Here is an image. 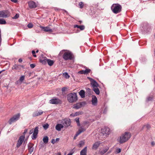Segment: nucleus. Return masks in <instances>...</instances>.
I'll return each mask as SVG.
<instances>
[{"mask_svg":"<svg viewBox=\"0 0 155 155\" xmlns=\"http://www.w3.org/2000/svg\"><path fill=\"white\" fill-rule=\"evenodd\" d=\"M24 68V66L23 65L15 64L12 67V69L16 71H20L21 70V68Z\"/></svg>","mask_w":155,"mask_h":155,"instance_id":"13","label":"nucleus"},{"mask_svg":"<svg viewBox=\"0 0 155 155\" xmlns=\"http://www.w3.org/2000/svg\"><path fill=\"white\" fill-rule=\"evenodd\" d=\"M67 99L70 103L76 102L78 100V97L76 93H72L68 94Z\"/></svg>","mask_w":155,"mask_h":155,"instance_id":"2","label":"nucleus"},{"mask_svg":"<svg viewBox=\"0 0 155 155\" xmlns=\"http://www.w3.org/2000/svg\"><path fill=\"white\" fill-rule=\"evenodd\" d=\"M86 130V128H83L82 127H81L78 130V131L75 134V136L74 137V139H75V137H77L78 135H79L81 133L84 132Z\"/></svg>","mask_w":155,"mask_h":155,"instance_id":"15","label":"nucleus"},{"mask_svg":"<svg viewBox=\"0 0 155 155\" xmlns=\"http://www.w3.org/2000/svg\"><path fill=\"white\" fill-rule=\"evenodd\" d=\"M59 140V138H57L56 140H55L54 139H52L51 140V143H53V144H54L56 142L58 141Z\"/></svg>","mask_w":155,"mask_h":155,"instance_id":"36","label":"nucleus"},{"mask_svg":"<svg viewBox=\"0 0 155 155\" xmlns=\"http://www.w3.org/2000/svg\"><path fill=\"white\" fill-rule=\"evenodd\" d=\"M40 27L45 31L51 32L52 31V30L48 27L40 26Z\"/></svg>","mask_w":155,"mask_h":155,"instance_id":"22","label":"nucleus"},{"mask_svg":"<svg viewBox=\"0 0 155 155\" xmlns=\"http://www.w3.org/2000/svg\"><path fill=\"white\" fill-rule=\"evenodd\" d=\"M110 133V129L108 127L105 128L103 130L102 134L103 135L107 136Z\"/></svg>","mask_w":155,"mask_h":155,"instance_id":"16","label":"nucleus"},{"mask_svg":"<svg viewBox=\"0 0 155 155\" xmlns=\"http://www.w3.org/2000/svg\"><path fill=\"white\" fill-rule=\"evenodd\" d=\"M131 137V134L129 132H126L120 137L119 143H123L127 141Z\"/></svg>","mask_w":155,"mask_h":155,"instance_id":"1","label":"nucleus"},{"mask_svg":"<svg viewBox=\"0 0 155 155\" xmlns=\"http://www.w3.org/2000/svg\"><path fill=\"white\" fill-rule=\"evenodd\" d=\"M85 142L84 140H81L80 141L78 146L79 147H82L84 145Z\"/></svg>","mask_w":155,"mask_h":155,"instance_id":"30","label":"nucleus"},{"mask_svg":"<svg viewBox=\"0 0 155 155\" xmlns=\"http://www.w3.org/2000/svg\"><path fill=\"white\" fill-rule=\"evenodd\" d=\"M43 112L41 110H40V111H36L34 112L33 114V117H35L36 116H37L39 115H40L42 114L43 113Z\"/></svg>","mask_w":155,"mask_h":155,"instance_id":"23","label":"nucleus"},{"mask_svg":"<svg viewBox=\"0 0 155 155\" xmlns=\"http://www.w3.org/2000/svg\"><path fill=\"white\" fill-rule=\"evenodd\" d=\"M38 50H37L36 51V52L38 53Z\"/></svg>","mask_w":155,"mask_h":155,"instance_id":"58","label":"nucleus"},{"mask_svg":"<svg viewBox=\"0 0 155 155\" xmlns=\"http://www.w3.org/2000/svg\"><path fill=\"white\" fill-rule=\"evenodd\" d=\"M87 125L86 126V127H83V128H86V129L89 126V123L88 121H84V122L82 124L83 126H85L86 125ZM83 128V127H82Z\"/></svg>","mask_w":155,"mask_h":155,"instance_id":"29","label":"nucleus"},{"mask_svg":"<svg viewBox=\"0 0 155 155\" xmlns=\"http://www.w3.org/2000/svg\"><path fill=\"white\" fill-rule=\"evenodd\" d=\"M20 117V114H17L14 116L10 118L8 121V123L10 124L17 120Z\"/></svg>","mask_w":155,"mask_h":155,"instance_id":"8","label":"nucleus"},{"mask_svg":"<svg viewBox=\"0 0 155 155\" xmlns=\"http://www.w3.org/2000/svg\"><path fill=\"white\" fill-rule=\"evenodd\" d=\"M2 71H0V74H1V73Z\"/></svg>","mask_w":155,"mask_h":155,"instance_id":"60","label":"nucleus"},{"mask_svg":"<svg viewBox=\"0 0 155 155\" xmlns=\"http://www.w3.org/2000/svg\"><path fill=\"white\" fill-rule=\"evenodd\" d=\"M49 103L52 104H61L62 101L59 99L54 98L51 99L49 101Z\"/></svg>","mask_w":155,"mask_h":155,"instance_id":"10","label":"nucleus"},{"mask_svg":"<svg viewBox=\"0 0 155 155\" xmlns=\"http://www.w3.org/2000/svg\"><path fill=\"white\" fill-rule=\"evenodd\" d=\"M47 60H48L47 58L45 57H44V55H42L40 58V61L42 64H45L47 63Z\"/></svg>","mask_w":155,"mask_h":155,"instance_id":"14","label":"nucleus"},{"mask_svg":"<svg viewBox=\"0 0 155 155\" xmlns=\"http://www.w3.org/2000/svg\"><path fill=\"white\" fill-rule=\"evenodd\" d=\"M25 79V76L24 75L21 76L19 80V81L21 82V83Z\"/></svg>","mask_w":155,"mask_h":155,"instance_id":"37","label":"nucleus"},{"mask_svg":"<svg viewBox=\"0 0 155 155\" xmlns=\"http://www.w3.org/2000/svg\"><path fill=\"white\" fill-rule=\"evenodd\" d=\"M57 155H61V154L60 153H57Z\"/></svg>","mask_w":155,"mask_h":155,"instance_id":"56","label":"nucleus"},{"mask_svg":"<svg viewBox=\"0 0 155 155\" xmlns=\"http://www.w3.org/2000/svg\"><path fill=\"white\" fill-rule=\"evenodd\" d=\"M48 127H49V125L48 124H44L43 125V127L44 128V129H45V130L47 129Z\"/></svg>","mask_w":155,"mask_h":155,"instance_id":"41","label":"nucleus"},{"mask_svg":"<svg viewBox=\"0 0 155 155\" xmlns=\"http://www.w3.org/2000/svg\"><path fill=\"white\" fill-rule=\"evenodd\" d=\"M74 28H79L81 30H83L84 29L85 27L83 25H74Z\"/></svg>","mask_w":155,"mask_h":155,"instance_id":"25","label":"nucleus"},{"mask_svg":"<svg viewBox=\"0 0 155 155\" xmlns=\"http://www.w3.org/2000/svg\"><path fill=\"white\" fill-rule=\"evenodd\" d=\"M91 91L90 89L88 88L87 89V93L88 94H91Z\"/></svg>","mask_w":155,"mask_h":155,"instance_id":"40","label":"nucleus"},{"mask_svg":"<svg viewBox=\"0 0 155 155\" xmlns=\"http://www.w3.org/2000/svg\"><path fill=\"white\" fill-rule=\"evenodd\" d=\"M29 6L30 8H35L37 7L35 3L33 1L29 2L28 3Z\"/></svg>","mask_w":155,"mask_h":155,"instance_id":"17","label":"nucleus"},{"mask_svg":"<svg viewBox=\"0 0 155 155\" xmlns=\"http://www.w3.org/2000/svg\"><path fill=\"white\" fill-rule=\"evenodd\" d=\"M64 127V126L62 124H58L55 126V129L58 131H60L61 130V128Z\"/></svg>","mask_w":155,"mask_h":155,"instance_id":"21","label":"nucleus"},{"mask_svg":"<svg viewBox=\"0 0 155 155\" xmlns=\"http://www.w3.org/2000/svg\"><path fill=\"white\" fill-rule=\"evenodd\" d=\"M79 5L80 6V8H83L84 4L83 2H81L79 3Z\"/></svg>","mask_w":155,"mask_h":155,"instance_id":"42","label":"nucleus"},{"mask_svg":"<svg viewBox=\"0 0 155 155\" xmlns=\"http://www.w3.org/2000/svg\"><path fill=\"white\" fill-rule=\"evenodd\" d=\"M67 155H72V153H69Z\"/></svg>","mask_w":155,"mask_h":155,"instance_id":"55","label":"nucleus"},{"mask_svg":"<svg viewBox=\"0 0 155 155\" xmlns=\"http://www.w3.org/2000/svg\"><path fill=\"white\" fill-rule=\"evenodd\" d=\"M151 145L152 146H154L155 145L154 142L153 141L151 142Z\"/></svg>","mask_w":155,"mask_h":155,"instance_id":"48","label":"nucleus"},{"mask_svg":"<svg viewBox=\"0 0 155 155\" xmlns=\"http://www.w3.org/2000/svg\"><path fill=\"white\" fill-rule=\"evenodd\" d=\"M84 70H82L78 72V73L81 74H84Z\"/></svg>","mask_w":155,"mask_h":155,"instance_id":"46","label":"nucleus"},{"mask_svg":"<svg viewBox=\"0 0 155 155\" xmlns=\"http://www.w3.org/2000/svg\"><path fill=\"white\" fill-rule=\"evenodd\" d=\"M39 128L38 127H35L34 130L33 129H31L29 132L30 134H31L32 133L33 134L31 136V138L33 140L36 139L37 137V135L38 133Z\"/></svg>","mask_w":155,"mask_h":155,"instance_id":"4","label":"nucleus"},{"mask_svg":"<svg viewBox=\"0 0 155 155\" xmlns=\"http://www.w3.org/2000/svg\"><path fill=\"white\" fill-rule=\"evenodd\" d=\"M33 144L31 143H29L28 144V149L30 153H31L33 151L34 148L33 147Z\"/></svg>","mask_w":155,"mask_h":155,"instance_id":"19","label":"nucleus"},{"mask_svg":"<svg viewBox=\"0 0 155 155\" xmlns=\"http://www.w3.org/2000/svg\"><path fill=\"white\" fill-rule=\"evenodd\" d=\"M10 15V13L8 10L0 11V18H6Z\"/></svg>","mask_w":155,"mask_h":155,"instance_id":"7","label":"nucleus"},{"mask_svg":"<svg viewBox=\"0 0 155 155\" xmlns=\"http://www.w3.org/2000/svg\"><path fill=\"white\" fill-rule=\"evenodd\" d=\"M6 23L5 20L3 18L0 19V24H5Z\"/></svg>","mask_w":155,"mask_h":155,"instance_id":"35","label":"nucleus"},{"mask_svg":"<svg viewBox=\"0 0 155 155\" xmlns=\"http://www.w3.org/2000/svg\"><path fill=\"white\" fill-rule=\"evenodd\" d=\"M87 147H85L80 152V155H87Z\"/></svg>","mask_w":155,"mask_h":155,"instance_id":"24","label":"nucleus"},{"mask_svg":"<svg viewBox=\"0 0 155 155\" xmlns=\"http://www.w3.org/2000/svg\"><path fill=\"white\" fill-rule=\"evenodd\" d=\"M63 76L66 78H68L70 77L68 74L66 72L63 74Z\"/></svg>","mask_w":155,"mask_h":155,"instance_id":"34","label":"nucleus"},{"mask_svg":"<svg viewBox=\"0 0 155 155\" xmlns=\"http://www.w3.org/2000/svg\"><path fill=\"white\" fill-rule=\"evenodd\" d=\"M154 52H155V50H154Z\"/></svg>","mask_w":155,"mask_h":155,"instance_id":"61","label":"nucleus"},{"mask_svg":"<svg viewBox=\"0 0 155 155\" xmlns=\"http://www.w3.org/2000/svg\"><path fill=\"white\" fill-rule=\"evenodd\" d=\"M18 61L19 62L21 63L22 61V60L21 58H20L19 59Z\"/></svg>","mask_w":155,"mask_h":155,"instance_id":"51","label":"nucleus"},{"mask_svg":"<svg viewBox=\"0 0 155 155\" xmlns=\"http://www.w3.org/2000/svg\"><path fill=\"white\" fill-rule=\"evenodd\" d=\"M152 99V97H150L148 98L147 99L148 101H149L151 100Z\"/></svg>","mask_w":155,"mask_h":155,"instance_id":"50","label":"nucleus"},{"mask_svg":"<svg viewBox=\"0 0 155 155\" xmlns=\"http://www.w3.org/2000/svg\"><path fill=\"white\" fill-rule=\"evenodd\" d=\"M148 126H149L148 125H147V127H148Z\"/></svg>","mask_w":155,"mask_h":155,"instance_id":"59","label":"nucleus"},{"mask_svg":"<svg viewBox=\"0 0 155 155\" xmlns=\"http://www.w3.org/2000/svg\"><path fill=\"white\" fill-rule=\"evenodd\" d=\"M19 16V14H16L12 18L13 19H16L18 18Z\"/></svg>","mask_w":155,"mask_h":155,"instance_id":"44","label":"nucleus"},{"mask_svg":"<svg viewBox=\"0 0 155 155\" xmlns=\"http://www.w3.org/2000/svg\"><path fill=\"white\" fill-rule=\"evenodd\" d=\"M87 78L90 80L91 82V85L93 89L99 86V84L95 81L88 77H87Z\"/></svg>","mask_w":155,"mask_h":155,"instance_id":"9","label":"nucleus"},{"mask_svg":"<svg viewBox=\"0 0 155 155\" xmlns=\"http://www.w3.org/2000/svg\"><path fill=\"white\" fill-rule=\"evenodd\" d=\"M75 121L77 124L78 126H80V123L79 122V118H76L75 119Z\"/></svg>","mask_w":155,"mask_h":155,"instance_id":"39","label":"nucleus"},{"mask_svg":"<svg viewBox=\"0 0 155 155\" xmlns=\"http://www.w3.org/2000/svg\"><path fill=\"white\" fill-rule=\"evenodd\" d=\"M30 67L31 68H33L35 67V65L33 64H31L30 65Z\"/></svg>","mask_w":155,"mask_h":155,"instance_id":"47","label":"nucleus"},{"mask_svg":"<svg viewBox=\"0 0 155 155\" xmlns=\"http://www.w3.org/2000/svg\"><path fill=\"white\" fill-rule=\"evenodd\" d=\"M47 63H48V65L50 66H52L54 63V62L53 60H51L50 59H48L47 60Z\"/></svg>","mask_w":155,"mask_h":155,"instance_id":"27","label":"nucleus"},{"mask_svg":"<svg viewBox=\"0 0 155 155\" xmlns=\"http://www.w3.org/2000/svg\"><path fill=\"white\" fill-rule=\"evenodd\" d=\"M43 142L45 143H48V138L47 136H45L44 137L43 139Z\"/></svg>","mask_w":155,"mask_h":155,"instance_id":"32","label":"nucleus"},{"mask_svg":"<svg viewBox=\"0 0 155 155\" xmlns=\"http://www.w3.org/2000/svg\"><path fill=\"white\" fill-rule=\"evenodd\" d=\"M32 54H35V52L33 50V51H32Z\"/></svg>","mask_w":155,"mask_h":155,"instance_id":"53","label":"nucleus"},{"mask_svg":"<svg viewBox=\"0 0 155 155\" xmlns=\"http://www.w3.org/2000/svg\"><path fill=\"white\" fill-rule=\"evenodd\" d=\"M108 149L109 148L108 147L105 148L100 152V153L101 155H103L107 151Z\"/></svg>","mask_w":155,"mask_h":155,"instance_id":"28","label":"nucleus"},{"mask_svg":"<svg viewBox=\"0 0 155 155\" xmlns=\"http://www.w3.org/2000/svg\"><path fill=\"white\" fill-rule=\"evenodd\" d=\"M33 55L35 57H36V55L35 54H33Z\"/></svg>","mask_w":155,"mask_h":155,"instance_id":"54","label":"nucleus"},{"mask_svg":"<svg viewBox=\"0 0 155 155\" xmlns=\"http://www.w3.org/2000/svg\"><path fill=\"white\" fill-rule=\"evenodd\" d=\"M79 94L81 98H84L85 97V92L83 90H81L79 92Z\"/></svg>","mask_w":155,"mask_h":155,"instance_id":"26","label":"nucleus"},{"mask_svg":"<svg viewBox=\"0 0 155 155\" xmlns=\"http://www.w3.org/2000/svg\"><path fill=\"white\" fill-rule=\"evenodd\" d=\"M28 27L29 28H31L33 26V25L31 23H29L27 25Z\"/></svg>","mask_w":155,"mask_h":155,"instance_id":"45","label":"nucleus"},{"mask_svg":"<svg viewBox=\"0 0 155 155\" xmlns=\"http://www.w3.org/2000/svg\"><path fill=\"white\" fill-rule=\"evenodd\" d=\"M66 88L65 87H63L62 89V91H65L66 90Z\"/></svg>","mask_w":155,"mask_h":155,"instance_id":"49","label":"nucleus"},{"mask_svg":"<svg viewBox=\"0 0 155 155\" xmlns=\"http://www.w3.org/2000/svg\"><path fill=\"white\" fill-rule=\"evenodd\" d=\"M93 90L97 94L99 95L100 94V91L98 87L93 88Z\"/></svg>","mask_w":155,"mask_h":155,"instance_id":"31","label":"nucleus"},{"mask_svg":"<svg viewBox=\"0 0 155 155\" xmlns=\"http://www.w3.org/2000/svg\"><path fill=\"white\" fill-rule=\"evenodd\" d=\"M60 123L64 126V127H67L70 125L71 121L70 119L66 118L60 120Z\"/></svg>","mask_w":155,"mask_h":155,"instance_id":"5","label":"nucleus"},{"mask_svg":"<svg viewBox=\"0 0 155 155\" xmlns=\"http://www.w3.org/2000/svg\"><path fill=\"white\" fill-rule=\"evenodd\" d=\"M79 22L80 24H81V22H82V21H79Z\"/></svg>","mask_w":155,"mask_h":155,"instance_id":"57","label":"nucleus"},{"mask_svg":"<svg viewBox=\"0 0 155 155\" xmlns=\"http://www.w3.org/2000/svg\"><path fill=\"white\" fill-rule=\"evenodd\" d=\"M86 103L85 102L78 103L74 104L73 106V108L78 109L84 105Z\"/></svg>","mask_w":155,"mask_h":155,"instance_id":"11","label":"nucleus"},{"mask_svg":"<svg viewBox=\"0 0 155 155\" xmlns=\"http://www.w3.org/2000/svg\"><path fill=\"white\" fill-rule=\"evenodd\" d=\"M27 130H26V129H25V130L24 131V134H25L26 133V132H27Z\"/></svg>","mask_w":155,"mask_h":155,"instance_id":"52","label":"nucleus"},{"mask_svg":"<svg viewBox=\"0 0 155 155\" xmlns=\"http://www.w3.org/2000/svg\"><path fill=\"white\" fill-rule=\"evenodd\" d=\"M91 70L89 69H86L84 70V74H87L90 73Z\"/></svg>","mask_w":155,"mask_h":155,"instance_id":"38","label":"nucleus"},{"mask_svg":"<svg viewBox=\"0 0 155 155\" xmlns=\"http://www.w3.org/2000/svg\"><path fill=\"white\" fill-rule=\"evenodd\" d=\"M73 55L69 51L65 52L63 55V58L65 60H71L73 58Z\"/></svg>","mask_w":155,"mask_h":155,"instance_id":"6","label":"nucleus"},{"mask_svg":"<svg viewBox=\"0 0 155 155\" xmlns=\"http://www.w3.org/2000/svg\"><path fill=\"white\" fill-rule=\"evenodd\" d=\"M91 102L92 105L94 106L97 105V97L95 96H92Z\"/></svg>","mask_w":155,"mask_h":155,"instance_id":"18","label":"nucleus"},{"mask_svg":"<svg viewBox=\"0 0 155 155\" xmlns=\"http://www.w3.org/2000/svg\"><path fill=\"white\" fill-rule=\"evenodd\" d=\"M82 114V112H76L75 113L74 115L73 114H71L70 115L71 116H73V117H74L76 116L79 115L81 114Z\"/></svg>","mask_w":155,"mask_h":155,"instance_id":"33","label":"nucleus"},{"mask_svg":"<svg viewBox=\"0 0 155 155\" xmlns=\"http://www.w3.org/2000/svg\"><path fill=\"white\" fill-rule=\"evenodd\" d=\"M111 9L114 13L117 14L121 11L122 7L118 4H114L112 5Z\"/></svg>","mask_w":155,"mask_h":155,"instance_id":"3","label":"nucleus"},{"mask_svg":"<svg viewBox=\"0 0 155 155\" xmlns=\"http://www.w3.org/2000/svg\"><path fill=\"white\" fill-rule=\"evenodd\" d=\"M100 144V143L99 142H95L93 145L92 147V149L94 150H97Z\"/></svg>","mask_w":155,"mask_h":155,"instance_id":"20","label":"nucleus"},{"mask_svg":"<svg viewBox=\"0 0 155 155\" xmlns=\"http://www.w3.org/2000/svg\"><path fill=\"white\" fill-rule=\"evenodd\" d=\"M25 138V136H21L19 137L16 144V147L17 148H18L21 146Z\"/></svg>","mask_w":155,"mask_h":155,"instance_id":"12","label":"nucleus"},{"mask_svg":"<svg viewBox=\"0 0 155 155\" xmlns=\"http://www.w3.org/2000/svg\"><path fill=\"white\" fill-rule=\"evenodd\" d=\"M121 150L120 148H117L116 149V153H118L121 152Z\"/></svg>","mask_w":155,"mask_h":155,"instance_id":"43","label":"nucleus"}]
</instances>
